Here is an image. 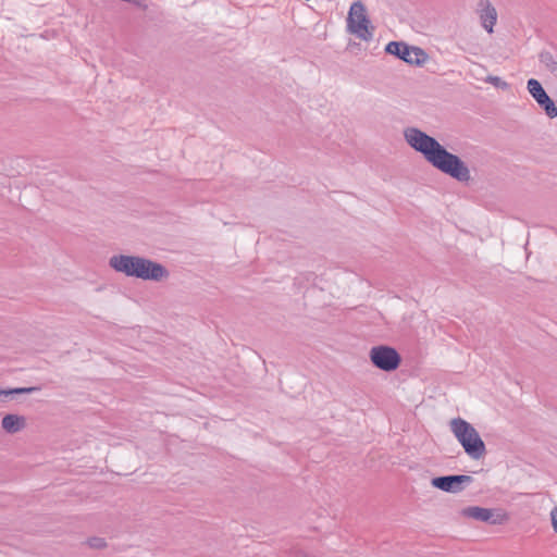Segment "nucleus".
Listing matches in <instances>:
<instances>
[{
	"instance_id": "15",
	"label": "nucleus",
	"mask_w": 557,
	"mask_h": 557,
	"mask_svg": "<svg viewBox=\"0 0 557 557\" xmlns=\"http://www.w3.org/2000/svg\"><path fill=\"white\" fill-rule=\"evenodd\" d=\"M87 544L90 548L102 549L107 547V542L103 537L92 536L87 540Z\"/></svg>"
},
{
	"instance_id": "14",
	"label": "nucleus",
	"mask_w": 557,
	"mask_h": 557,
	"mask_svg": "<svg viewBox=\"0 0 557 557\" xmlns=\"http://www.w3.org/2000/svg\"><path fill=\"white\" fill-rule=\"evenodd\" d=\"M10 393L13 396L23 394H33L41 391V386H28V387H12Z\"/></svg>"
},
{
	"instance_id": "3",
	"label": "nucleus",
	"mask_w": 557,
	"mask_h": 557,
	"mask_svg": "<svg viewBox=\"0 0 557 557\" xmlns=\"http://www.w3.org/2000/svg\"><path fill=\"white\" fill-rule=\"evenodd\" d=\"M346 21L349 34L364 41L373 38L374 26L371 25L366 5L360 0L351 3Z\"/></svg>"
},
{
	"instance_id": "16",
	"label": "nucleus",
	"mask_w": 557,
	"mask_h": 557,
	"mask_svg": "<svg viewBox=\"0 0 557 557\" xmlns=\"http://www.w3.org/2000/svg\"><path fill=\"white\" fill-rule=\"evenodd\" d=\"M486 82L492 84L493 86L506 90L509 88V84L502 79L499 76H487Z\"/></svg>"
},
{
	"instance_id": "9",
	"label": "nucleus",
	"mask_w": 557,
	"mask_h": 557,
	"mask_svg": "<svg viewBox=\"0 0 557 557\" xmlns=\"http://www.w3.org/2000/svg\"><path fill=\"white\" fill-rule=\"evenodd\" d=\"M141 257L133 255H114L109 259V265L115 272L128 277H138Z\"/></svg>"
},
{
	"instance_id": "10",
	"label": "nucleus",
	"mask_w": 557,
	"mask_h": 557,
	"mask_svg": "<svg viewBox=\"0 0 557 557\" xmlns=\"http://www.w3.org/2000/svg\"><path fill=\"white\" fill-rule=\"evenodd\" d=\"M170 276V271L160 262L141 257L138 277L143 281L162 282Z\"/></svg>"
},
{
	"instance_id": "4",
	"label": "nucleus",
	"mask_w": 557,
	"mask_h": 557,
	"mask_svg": "<svg viewBox=\"0 0 557 557\" xmlns=\"http://www.w3.org/2000/svg\"><path fill=\"white\" fill-rule=\"evenodd\" d=\"M384 51L409 65L421 66L429 58L428 53L422 48L410 46L405 41H389L385 46Z\"/></svg>"
},
{
	"instance_id": "13",
	"label": "nucleus",
	"mask_w": 557,
	"mask_h": 557,
	"mask_svg": "<svg viewBox=\"0 0 557 557\" xmlns=\"http://www.w3.org/2000/svg\"><path fill=\"white\" fill-rule=\"evenodd\" d=\"M540 62L546 66V69L557 77V61L549 51H542L539 54Z\"/></svg>"
},
{
	"instance_id": "17",
	"label": "nucleus",
	"mask_w": 557,
	"mask_h": 557,
	"mask_svg": "<svg viewBox=\"0 0 557 557\" xmlns=\"http://www.w3.org/2000/svg\"><path fill=\"white\" fill-rule=\"evenodd\" d=\"M550 520H552L553 530L557 533V507L552 509V511H550Z\"/></svg>"
},
{
	"instance_id": "1",
	"label": "nucleus",
	"mask_w": 557,
	"mask_h": 557,
	"mask_svg": "<svg viewBox=\"0 0 557 557\" xmlns=\"http://www.w3.org/2000/svg\"><path fill=\"white\" fill-rule=\"evenodd\" d=\"M404 138L408 146L420 153L428 163L457 182L470 181V170L461 158L449 152L435 137L418 127L404 129Z\"/></svg>"
},
{
	"instance_id": "11",
	"label": "nucleus",
	"mask_w": 557,
	"mask_h": 557,
	"mask_svg": "<svg viewBox=\"0 0 557 557\" xmlns=\"http://www.w3.org/2000/svg\"><path fill=\"white\" fill-rule=\"evenodd\" d=\"M480 21L484 29L492 34L497 22V11L490 0H479Z\"/></svg>"
},
{
	"instance_id": "6",
	"label": "nucleus",
	"mask_w": 557,
	"mask_h": 557,
	"mask_svg": "<svg viewBox=\"0 0 557 557\" xmlns=\"http://www.w3.org/2000/svg\"><path fill=\"white\" fill-rule=\"evenodd\" d=\"M461 515L492 525L504 524L508 520V515L499 508L469 506L461 510Z\"/></svg>"
},
{
	"instance_id": "18",
	"label": "nucleus",
	"mask_w": 557,
	"mask_h": 557,
	"mask_svg": "<svg viewBox=\"0 0 557 557\" xmlns=\"http://www.w3.org/2000/svg\"><path fill=\"white\" fill-rule=\"evenodd\" d=\"M10 392H11L10 388H1L0 387V396L3 397L0 400H5L8 397H12Z\"/></svg>"
},
{
	"instance_id": "7",
	"label": "nucleus",
	"mask_w": 557,
	"mask_h": 557,
	"mask_svg": "<svg viewBox=\"0 0 557 557\" xmlns=\"http://www.w3.org/2000/svg\"><path fill=\"white\" fill-rule=\"evenodd\" d=\"M472 482L473 478L467 474H448L431 479V485L434 488L451 494L462 492Z\"/></svg>"
},
{
	"instance_id": "19",
	"label": "nucleus",
	"mask_w": 557,
	"mask_h": 557,
	"mask_svg": "<svg viewBox=\"0 0 557 557\" xmlns=\"http://www.w3.org/2000/svg\"><path fill=\"white\" fill-rule=\"evenodd\" d=\"M127 2L133 3V4H135V5L139 7V8H144V9L146 8V5H144L141 3V0H128Z\"/></svg>"
},
{
	"instance_id": "12",
	"label": "nucleus",
	"mask_w": 557,
	"mask_h": 557,
	"mask_svg": "<svg viewBox=\"0 0 557 557\" xmlns=\"http://www.w3.org/2000/svg\"><path fill=\"white\" fill-rule=\"evenodd\" d=\"M26 425V419L15 413H7L1 421L2 429L9 434H15L23 430Z\"/></svg>"
},
{
	"instance_id": "5",
	"label": "nucleus",
	"mask_w": 557,
	"mask_h": 557,
	"mask_svg": "<svg viewBox=\"0 0 557 557\" xmlns=\"http://www.w3.org/2000/svg\"><path fill=\"white\" fill-rule=\"evenodd\" d=\"M369 357L372 364L384 372H393L401 363L400 354L394 347L387 345L373 346L370 349Z\"/></svg>"
},
{
	"instance_id": "8",
	"label": "nucleus",
	"mask_w": 557,
	"mask_h": 557,
	"mask_svg": "<svg viewBox=\"0 0 557 557\" xmlns=\"http://www.w3.org/2000/svg\"><path fill=\"white\" fill-rule=\"evenodd\" d=\"M527 89L549 119L557 116V104L548 96L540 81L535 78L528 79Z\"/></svg>"
},
{
	"instance_id": "2",
	"label": "nucleus",
	"mask_w": 557,
	"mask_h": 557,
	"mask_svg": "<svg viewBox=\"0 0 557 557\" xmlns=\"http://www.w3.org/2000/svg\"><path fill=\"white\" fill-rule=\"evenodd\" d=\"M449 425L450 431L470 458L479 460L486 454L485 443L470 422L458 417L451 419Z\"/></svg>"
}]
</instances>
